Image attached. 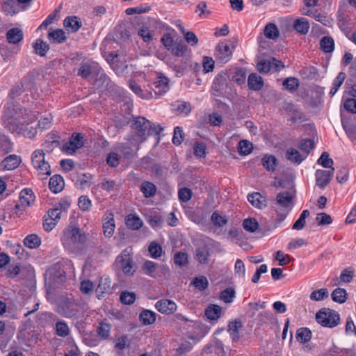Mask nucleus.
<instances>
[{
  "label": "nucleus",
  "instance_id": "obj_1",
  "mask_svg": "<svg viewBox=\"0 0 356 356\" xmlns=\"http://www.w3.org/2000/svg\"><path fill=\"white\" fill-rule=\"evenodd\" d=\"M87 236L76 226L70 225L63 232L60 241L64 248L70 252H77L85 244Z\"/></svg>",
  "mask_w": 356,
  "mask_h": 356
},
{
  "label": "nucleus",
  "instance_id": "obj_2",
  "mask_svg": "<svg viewBox=\"0 0 356 356\" xmlns=\"http://www.w3.org/2000/svg\"><path fill=\"white\" fill-rule=\"evenodd\" d=\"M292 195L288 191L279 193L275 199L274 209L278 216L277 222L281 223L292 209Z\"/></svg>",
  "mask_w": 356,
  "mask_h": 356
},
{
  "label": "nucleus",
  "instance_id": "obj_3",
  "mask_svg": "<svg viewBox=\"0 0 356 356\" xmlns=\"http://www.w3.org/2000/svg\"><path fill=\"white\" fill-rule=\"evenodd\" d=\"M316 319L322 326L330 328L336 327L340 321L339 314L330 309H321L316 313Z\"/></svg>",
  "mask_w": 356,
  "mask_h": 356
},
{
  "label": "nucleus",
  "instance_id": "obj_4",
  "mask_svg": "<svg viewBox=\"0 0 356 356\" xmlns=\"http://www.w3.org/2000/svg\"><path fill=\"white\" fill-rule=\"evenodd\" d=\"M31 163L33 166L38 170L41 176H49L51 175V168L48 161L45 160V154L43 150L36 149L31 155Z\"/></svg>",
  "mask_w": 356,
  "mask_h": 356
},
{
  "label": "nucleus",
  "instance_id": "obj_5",
  "mask_svg": "<svg viewBox=\"0 0 356 356\" xmlns=\"http://www.w3.org/2000/svg\"><path fill=\"white\" fill-rule=\"evenodd\" d=\"M115 264L121 268L124 274L134 275L136 270L131 259V249H124L116 258Z\"/></svg>",
  "mask_w": 356,
  "mask_h": 356
},
{
  "label": "nucleus",
  "instance_id": "obj_6",
  "mask_svg": "<svg viewBox=\"0 0 356 356\" xmlns=\"http://www.w3.org/2000/svg\"><path fill=\"white\" fill-rule=\"evenodd\" d=\"M235 45L231 44L227 40L220 42L216 47L215 58L222 63H227L232 58Z\"/></svg>",
  "mask_w": 356,
  "mask_h": 356
},
{
  "label": "nucleus",
  "instance_id": "obj_7",
  "mask_svg": "<svg viewBox=\"0 0 356 356\" xmlns=\"http://www.w3.org/2000/svg\"><path fill=\"white\" fill-rule=\"evenodd\" d=\"M85 139L81 134H73L70 140L63 145L62 150L68 154H73L76 149L82 147Z\"/></svg>",
  "mask_w": 356,
  "mask_h": 356
},
{
  "label": "nucleus",
  "instance_id": "obj_8",
  "mask_svg": "<svg viewBox=\"0 0 356 356\" xmlns=\"http://www.w3.org/2000/svg\"><path fill=\"white\" fill-rule=\"evenodd\" d=\"M155 308L163 314L170 315L177 311V305L174 301L164 298L155 303Z\"/></svg>",
  "mask_w": 356,
  "mask_h": 356
},
{
  "label": "nucleus",
  "instance_id": "obj_9",
  "mask_svg": "<svg viewBox=\"0 0 356 356\" xmlns=\"http://www.w3.org/2000/svg\"><path fill=\"white\" fill-rule=\"evenodd\" d=\"M132 127L142 137L150 133L151 122L145 118L138 117L134 120Z\"/></svg>",
  "mask_w": 356,
  "mask_h": 356
},
{
  "label": "nucleus",
  "instance_id": "obj_10",
  "mask_svg": "<svg viewBox=\"0 0 356 356\" xmlns=\"http://www.w3.org/2000/svg\"><path fill=\"white\" fill-rule=\"evenodd\" d=\"M57 312L66 318H72L76 314V305L70 300L66 299L58 306Z\"/></svg>",
  "mask_w": 356,
  "mask_h": 356
},
{
  "label": "nucleus",
  "instance_id": "obj_11",
  "mask_svg": "<svg viewBox=\"0 0 356 356\" xmlns=\"http://www.w3.org/2000/svg\"><path fill=\"white\" fill-rule=\"evenodd\" d=\"M334 171V168H332L330 170H317L315 173L316 185L321 188H324L330 181Z\"/></svg>",
  "mask_w": 356,
  "mask_h": 356
},
{
  "label": "nucleus",
  "instance_id": "obj_12",
  "mask_svg": "<svg viewBox=\"0 0 356 356\" xmlns=\"http://www.w3.org/2000/svg\"><path fill=\"white\" fill-rule=\"evenodd\" d=\"M142 269L145 274L155 277L156 276V271H168V266L165 265H159L156 263L152 261H146L144 262Z\"/></svg>",
  "mask_w": 356,
  "mask_h": 356
},
{
  "label": "nucleus",
  "instance_id": "obj_13",
  "mask_svg": "<svg viewBox=\"0 0 356 356\" xmlns=\"http://www.w3.org/2000/svg\"><path fill=\"white\" fill-rule=\"evenodd\" d=\"M22 162L20 156L10 154L6 156L0 163L1 170H13L17 168Z\"/></svg>",
  "mask_w": 356,
  "mask_h": 356
},
{
  "label": "nucleus",
  "instance_id": "obj_14",
  "mask_svg": "<svg viewBox=\"0 0 356 356\" xmlns=\"http://www.w3.org/2000/svg\"><path fill=\"white\" fill-rule=\"evenodd\" d=\"M35 201V196L33 191L29 188L23 189L19 195V202L16 205V208L19 209L21 207L31 206Z\"/></svg>",
  "mask_w": 356,
  "mask_h": 356
},
{
  "label": "nucleus",
  "instance_id": "obj_15",
  "mask_svg": "<svg viewBox=\"0 0 356 356\" xmlns=\"http://www.w3.org/2000/svg\"><path fill=\"white\" fill-rule=\"evenodd\" d=\"M204 351L209 354H213L215 356H223V344L218 339L213 340L205 347Z\"/></svg>",
  "mask_w": 356,
  "mask_h": 356
},
{
  "label": "nucleus",
  "instance_id": "obj_16",
  "mask_svg": "<svg viewBox=\"0 0 356 356\" xmlns=\"http://www.w3.org/2000/svg\"><path fill=\"white\" fill-rule=\"evenodd\" d=\"M115 228L113 215L108 213L103 219V232L106 237H111Z\"/></svg>",
  "mask_w": 356,
  "mask_h": 356
},
{
  "label": "nucleus",
  "instance_id": "obj_17",
  "mask_svg": "<svg viewBox=\"0 0 356 356\" xmlns=\"http://www.w3.org/2000/svg\"><path fill=\"white\" fill-rule=\"evenodd\" d=\"M286 157L291 163L299 165L306 159V155L302 154L295 148L290 147L286 152Z\"/></svg>",
  "mask_w": 356,
  "mask_h": 356
},
{
  "label": "nucleus",
  "instance_id": "obj_18",
  "mask_svg": "<svg viewBox=\"0 0 356 356\" xmlns=\"http://www.w3.org/2000/svg\"><path fill=\"white\" fill-rule=\"evenodd\" d=\"M204 314L211 321H217L222 315L221 307L217 305H209L205 309Z\"/></svg>",
  "mask_w": 356,
  "mask_h": 356
},
{
  "label": "nucleus",
  "instance_id": "obj_19",
  "mask_svg": "<svg viewBox=\"0 0 356 356\" xmlns=\"http://www.w3.org/2000/svg\"><path fill=\"white\" fill-rule=\"evenodd\" d=\"M243 326L240 319H236L229 321L227 326V332L229 333L233 340L238 341L240 338L239 330Z\"/></svg>",
  "mask_w": 356,
  "mask_h": 356
},
{
  "label": "nucleus",
  "instance_id": "obj_20",
  "mask_svg": "<svg viewBox=\"0 0 356 356\" xmlns=\"http://www.w3.org/2000/svg\"><path fill=\"white\" fill-rule=\"evenodd\" d=\"M2 9L6 15L13 16L20 11L21 7L15 0H6L2 5Z\"/></svg>",
  "mask_w": 356,
  "mask_h": 356
},
{
  "label": "nucleus",
  "instance_id": "obj_21",
  "mask_svg": "<svg viewBox=\"0 0 356 356\" xmlns=\"http://www.w3.org/2000/svg\"><path fill=\"white\" fill-rule=\"evenodd\" d=\"M24 34L19 28H12L8 31L6 38L9 43L17 44L23 40Z\"/></svg>",
  "mask_w": 356,
  "mask_h": 356
},
{
  "label": "nucleus",
  "instance_id": "obj_22",
  "mask_svg": "<svg viewBox=\"0 0 356 356\" xmlns=\"http://www.w3.org/2000/svg\"><path fill=\"white\" fill-rule=\"evenodd\" d=\"M309 20L305 17H299L293 22L294 29L302 35H306L309 32Z\"/></svg>",
  "mask_w": 356,
  "mask_h": 356
},
{
  "label": "nucleus",
  "instance_id": "obj_23",
  "mask_svg": "<svg viewBox=\"0 0 356 356\" xmlns=\"http://www.w3.org/2000/svg\"><path fill=\"white\" fill-rule=\"evenodd\" d=\"M50 190L54 193L60 192L64 187V180L60 175H56L50 178L49 182Z\"/></svg>",
  "mask_w": 356,
  "mask_h": 356
},
{
  "label": "nucleus",
  "instance_id": "obj_24",
  "mask_svg": "<svg viewBox=\"0 0 356 356\" xmlns=\"http://www.w3.org/2000/svg\"><path fill=\"white\" fill-rule=\"evenodd\" d=\"M248 200L253 207L260 209L266 206L265 198L259 193L249 194Z\"/></svg>",
  "mask_w": 356,
  "mask_h": 356
},
{
  "label": "nucleus",
  "instance_id": "obj_25",
  "mask_svg": "<svg viewBox=\"0 0 356 356\" xmlns=\"http://www.w3.org/2000/svg\"><path fill=\"white\" fill-rule=\"evenodd\" d=\"M111 280L108 277H102L100 278L98 286L96 289L97 297L100 299L104 293H108L111 289Z\"/></svg>",
  "mask_w": 356,
  "mask_h": 356
},
{
  "label": "nucleus",
  "instance_id": "obj_26",
  "mask_svg": "<svg viewBox=\"0 0 356 356\" xmlns=\"http://www.w3.org/2000/svg\"><path fill=\"white\" fill-rule=\"evenodd\" d=\"M63 25L72 32H76L81 26V22L77 17L70 16L65 19Z\"/></svg>",
  "mask_w": 356,
  "mask_h": 356
},
{
  "label": "nucleus",
  "instance_id": "obj_27",
  "mask_svg": "<svg viewBox=\"0 0 356 356\" xmlns=\"http://www.w3.org/2000/svg\"><path fill=\"white\" fill-rule=\"evenodd\" d=\"M48 38L51 42L63 43L67 40L65 33L62 29H55L48 33Z\"/></svg>",
  "mask_w": 356,
  "mask_h": 356
},
{
  "label": "nucleus",
  "instance_id": "obj_28",
  "mask_svg": "<svg viewBox=\"0 0 356 356\" xmlns=\"http://www.w3.org/2000/svg\"><path fill=\"white\" fill-rule=\"evenodd\" d=\"M154 87L157 90L155 93L162 95L168 90V79L167 77L163 76H158L156 80L154 83Z\"/></svg>",
  "mask_w": 356,
  "mask_h": 356
},
{
  "label": "nucleus",
  "instance_id": "obj_29",
  "mask_svg": "<svg viewBox=\"0 0 356 356\" xmlns=\"http://www.w3.org/2000/svg\"><path fill=\"white\" fill-rule=\"evenodd\" d=\"M127 226L134 230L139 229L143 225L142 220L136 214H129L125 219Z\"/></svg>",
  "mask_w": 356,
  "mask_h": 356
},
{
  "label": "nucleus",
  "instance_id": "obj_30",
  "mask_svg": "<svg viewBox=\"0 0 356 356\" xmlns=\"http://www.w3.org/2000/svg\"><path fill=\"white\" fill-rule=\"evenodd\" d=\"M156 314L154 312L144 309L140 314V321L145 325H152L156 321Z\"/></svg>",
  "mask_w": 356,
  "mask_h": 356
},
{
  "label": "nucleus",
  "instance_id": "obj_31",
  "mask_svg": "<svg viewBox=\"0 0 356 356\" xmlns=\"http://www.w3.org/2000/svg\"><path fill=\"white\" fill-rule=\"evenodd\" d=\"M248 83L249 88L254 90H259L263 87L261 77L255 73L249 75Z\"/></svg>",
  "mask_w": 356,
  "mask_h": 356
},
{
  "label": "nucleus",
  "instance_id": "obj_32",
  "mask_svg": "<svg viewBox=\"0 0 356 356\" xmlns=\"http://www.w3.org/2000/svg\"><path fill=\"white\" fill-rule=\"evenodd\" d=\"M170 50L173 56L184 58L186 56L188 47L182 42H177Z\"/></svg>",
  "mask_w": 356,
  "mask_h": 356
},
{
  "label": "nucleus",
  "instance_id": "obj_33",
  "mask_svg": "<svg viewBox=\"0 0 356 356\" xmlns=\"http://www.w3.org/2000/svg\"><path fill=\"white\" fill-rule=\"evenodd\" d=\"M13 145L4 134H0V154H7L13 150Z\"/></svg>",
  "mask_w": 356,
  "mask_h": 356
},
{
  "label": "nucleus",
  "instance_id": "obj_34",
  "mask_svg": "<svg viewBox=\"0 0 356 356\" xmlns=\"http://www.w3.org/2000/svg\"><path fill=\"white\" fill-rule=\"evenodd\" d=\"M33 47L34 49L35 54H38L40 56H45L49 49V44L46 42H44L40 39H38L35 40V42L33 44Z\"/></svg>",
  "mask_w": 356,
  "mask_h": 356
},
{
  "label": "nucleus",
  "instance_id": "obj_35",
  "mask_svg": "<svg viewBox=\"0 0 356 356\" xmlns=\"http://www.w3.org/2000/svg\"><path fill=\"white\" fill-rule=\"evenodd\" d=\"M264 33L266 38L272 40L277 38L280 35L277 26L273 23L268 24L265 26Z\"/></svg>",
  "mask_w": 356,
  "mask_h": 356
},
{
  "label": "nucleus",
  "instance_id": "obj_36",
  "mask_svg": "<svg viewBox=\"0 0 356 356\" xmlns=\"http://www.w3.org/2000/svg\"><path fill=\"white\" fill-rule=\"evenodd\" d=\"M41 243V240L36 234H30L25 237L24 239V244L26 247L30 249H34Z\"/></svg>",
  "mask_w": 356,
  "mask_h": 356
},
{
  "label": "nucleus",
  "instance_id": "obj_37",
  "mask_svg": "<svg viewBox=\"0 0 356 356\" xmlns=\"http://www.w3.org/2000/svg\"><path fill=\"white\" fill-rule=\"evenodd\" d=\"M312 332L307 327H300L297 330L296 332V339L297 340L302 343H307L311 339Z\"/></svg>",
  "mask_w": 356,
  "mask_h": 356
},
{
  "label": "nucleus",
  "instance_id": "obj_38",
  "mask_svg": "<svg viewBox=\"0 0 356 356\" xmlns=\"http://www.w3.org/2000/svg\"><path fill=\"white\" fill-rule=\"evenodd\" d=\"M140 191L145 197H151L155 195L156 187L152 182L145 181L141 185Z\"/></svg>",
  "mask_w": 356,
  "mask_h": 356
},
{
  "label": "nucleus",
  "instance_id": "obj_39",
  "mask_svg": "<svg viewBox=\"0 0 356 356\" xmlns=\"http://www.w3.org/2000/svg\"><path fill=\"white\" fill-rule=\"evenodd\" d=\"M262 164L268 171H274L277 165V159L273 155H265L262 159Z\"/></svg>",
  "mask_w": 356,
  "mask_h": 356
},
{
  "label": "nucleus",
  "instance_id": "obj_40",
  "mask_svg": "<svg viewBox=\"0 0 356 356\" xmlns=\"http://www.w3.org/2000/svg\"><path fill=\"white\" fill-rule=\"evenodd\" d=\"M209 253L207 248L205 246L199 247L196 250V259L199 263L205 264L208 263Z\"/></svg>",
  "mask_w": 356,
  "mask_h": 356
},
{
  "label": "nucleus",
  "instance_id": "obj_41",
  "mask_svg": "<svg viewBox=\"0 0 356 356\" xmlns=\"http://www.w3.org/2000/svg\"><path fill=\"white\" fill-rule=\"evenodd\" d=\"M333 301L339 303H343L347 299L346 291L341 288H337L331 294Z\"/></svg>",
  "mask_w": 356,
  "mask_h": 356
},
{
  "label": "nucleus",
  "instance_id": "obj_42",
  "mask_svg": "<svg viewBox=\"0 0 356 356\" xmlns=\"http://www.w3.org/2000/svg\"><path fill=\"white\" fill-rule=\"evenodd\" d=\"M298 148L302 151V154L307 157L309 152L314 148V143L309 139L302 140L298 144Z\"/></svg>",
  "mask_w": 356,
  "mask_h": 356
},
{
  "label": "nucleus",
  "instance_id": "obj_43",
  "mask_svg": "<svg viewBox=\"0 0 356 356\" xmlns=\"http://www.w3.org/2000/svg\"><path fill=\"white\" fill-rule=\"evenodd\" d=\"M211 221L215 226L221 227L227 223L228 219L226 216H221L218 211H215L211 216Z\"/></svg>",
  "mask_w": 356,
  "mask_h": 356
},
{
  "label": "nucleus",
  "instance_id": "obj_44",
  "mask_svg": "<svg viewBox=\"0 0 356 356\" xmlns=\"http://www.w3.org/2000/svg\"><path fill=\"white\" fill-rule=\"evenodd\" d=\"M56 332L58 336L65 337L70 334V328L65 321H60L56 323Z\"/></svg>",
  "mask_w": 356,
  "mask_h": 356
},
{
  "label": "nucleus",
  "instance_id": "obj_45",
  "mask_svg": "<svg viewBox=\"0 0 356 356\" xmlns=\"http://www.w3.org/2000/svg\"><path fill=\"white\" fill-rule=\"evenodd\" d=\"M321 49L326 53L332 52L334 50V40L330 37H323L321 40Z\"/></svg>",
  "mask_w": 356,
  "mask_h": 356
},
{
  "label": "nucleus",
  "instance_id": "obj_46",
  "mask_svg": "<svg viewBox=\"0 0 356 356\" xmlns=\"http://www.w3.org/2000/svg\"><path fill=\"white\" fill-rule=\"evenodd\" d=\"M191 284L199 291H204L209 286L208 280L204 276H200L194 278Z\"/></svg>",
  "mask_w": 356,
  "mask_h": 356
},
{
  "label": "nucleus",
  "instance_id": "obj_47",
  "mask_svg": "<svg viewBox=\"0 0 356 356\" xmlns=\"http://www.w3.org/2000/svg\"><path fill=\"white\" fill-rule=\"evenodd\" d=\"M329 293L327 289H321L314 291L310 294V299L314 301H321L328 297Z\"/></svg>",
  "mask_w": 356,
  "mask_h": 356
},
{
  "label": "nucleus",
  "instance_id": "obj_48",
  "mask_svg": "<svg viewBox=\"0 0 356 356\" xmlns=\"http://www.w3.org/2000/svg\"><path fill=\"white\" fill-rule=\"evenodd\" d=\"M235 297V291L232 288H227L220 293V299L225 303H231Z\"/></svg>",
  "mask_w": 356,
  "mask_h": 356
},
{
  "label": "nucleus",
  "instance_id": "obj_49",
  "mask_svg": "<svg viewBox=\"0 0 356 356\" xmlns=\"http://www.w3.org/2000/svg\"><path fill=\"white\" fill-rule=\"evenodd\" d=\"M317 163L322 165L323 168H333V160L330 158L329 154L327 152H323L318 159Z\"/></svg>",
  "mask_w": 356,
  "mask_h": 356
},
{
  "label": "nucleus",
  "instance_id": "obj_50",
  "mask_svg": "<svg viewBox=\"0 0 356 356\" xmlns=\"http://www.w3.org/2000/svg\"><path fill=\"white\" fill-rule=\"evenodd\" d=\"M252 149V144L248 140H243L238 143V152L241 154L248 155L249 154Z\"/></svg>",
  "mask_w": 356,
  "mask_h": 356
},
{
  "label": "nucleus",
  "instance_id": "obj_51",
  "mask_svg": "<svg viewBox=\"0 0 356 356\" xmlns=\"http://www.w3.org/2000/svg\"><path fill=\"white\" fill-rule=\"evenodd\" d=\"M149 252L152 257L157 259L161 256L162 248L161 246L155 241L152 242L148 248Z\"/></svg>",
  "mask_w": 356,
  "mask_h": 356
},
{
  "label": "nucleus",
  "instance_id": "obj_52",
  "mask_svg": "<svg viewBox=\"0 0 356 356\" xmlns=\"http://www.w3.org/2000/svg\"><path fill=\"white\" fill-rule=\"evenodd\" d=\"M243 226L246 231L254 232L259 227V223L254 218H247L243 220Z\"/></svg>",
  "mask_w": 356,
  "mask_h": 356
},
{
  "label": "nucleus",
  "instance_id": "obj_53",
  "mask_svg": "<svg viewBox=\"0 0 356 356\" xmlns=\"http://www.w3.org/2000/svg\"><path fill=\"white\" fill-rule=\"evenodd\" d=\"M313 17L316 21L321 23L325 26H330L332 25V19L323 13H318L316 10L313 14Z\"/></svg>",
  "mask_w": 356,
  "mask_h": 356
},
{
  "label": "nucleus",
  "instance_id": "obj_54",
  "mask_svg": "<svg viewBox=\"0 0 356 356\" xmlns=\"http://www.w3.org/2000/svg\"><path fill=\"white\" fill-rule=\"evenodd\" d=\"M194 154L199 158H204L207 154L206 145L203 143L195 142L193 145Z\"/></svg>",
  "mask_w": 356,
  "mask_h": 356
},
{
  "label": "nucleus",
  "instance_id": "obj_55",
  "mask_svg": "<svg viewBox=\"0 0 356 356\" xmlns=\"http://www.w3.org/2000/svg\"><path fill=\"white\" fill-rule=\"evenodd\" d=\"M120 298L123 304L131 305L136 300V294L134 292L123 291L121 293Z\"/></svg>",
  "mask_w": 356,
  "mask_h": 356
},
{
  "label": "nucleus",
  "instance_id": "obj_56",
  "mask_svg": "<svg viewBox=\"0 0 356 356\" xmlns=\"http://www.w3.org/2000/svg\"><path fill=\"white\" fill-rule=\"evenodd\" d=\"M61 213V204H56L54 208L49 209L47 215L53 218L54 221L58 223V220L60 219Z\"/></svg>",
  "mask_w": 356,
  "mask_h": 356
},
{
  "label": "nucleus",
  "instance_id": "obj_57",
  "mask_svg": "<svg viewBox=\"0 0 356 356\" xmlns=\"http://www.w3.org/2000/svg\"><path fill=\"white\" fill-rule=\"evenodd\" d=\"M283 86L286 89L293 91L298 88L299 81L298 79L293 77L286 78L283 81Z\"/></svg>",
  "mask_w": 356,
  "mask_h": 356
},
{
  "label": "nucleus",
  "instance_id": "obj_58",
  "mask_svg": "<svg viewBox=\"0 0 356 356\" xmlns=\"http://www.w3.org/2000/svg\"><path fill=\"white\" fill-rule=\"evenodd\" d=\"M192 191L186 187L181 188L179 190L178 196L180 201L187 202L192 197Z\"/></svg>",
  "mask_w": 356,
  "mask_h": 356
},
{
  "label": "nucleus",
  "instance_id": "obj_59",
  "mask_svg": "<svg viewBox=\"0 0 356 356\" xmlns=\"http://www.w3.org/2000/svg\"><path fill=\"white\" fill-rule=\"evenodd\" d=\"M150 10L149 6H139L134 8H128L126 9L125 13L127 15H130L133 14H142L147 13Z\"/></svg>",
  "mask_w": 356,
  "mask_h": 356
},
{
  "label": "nucleus",
  "instance_id": "obj_60",
  "mask_svg": "<svg viewBox=\"0 0 356 356\" xmlns=\"http://www.w3.org/2000/svg\"><path fill=\"white\" fill-rule=\"evenodd\" d=\"M111 325L108 323L102 322L97 327V332L101 337L106 338L109 336Z\"/></svg>",
  "mask_w": 356,
  "mask_h": 356
},
{
  "label": "nucleus",
  "instance_id": "obj_61",
  "mask_svg": "<svg viewBox=\"0 0 356 356\" xmlns=\"http://www.w3.org/2000/svg\"><path fill=\"white\" fill-rule=\"evenodd\" d=\"M316 220L318 225H327L332 222L331 216L325 213H318L316 218Z\"/></svg>",
  "mask_w": 356,
  "mask_h": 356
},
{
  "label": "nucleus",
  "instance_id": "obj_62",
  "mask_svg": "<svg viewBox=\"0 0 356 356\" xmlns=\"http://www.w3.org/2000/svg\"><path fill=\"white\" fill-rule=\"evenodd\" d=\"M257 70L261 73H268L271 70L270 59L261 60L257 65Z\"/></svg>",
  "mask_w": 356,
  "mask_h": 356
},
{
  "label": "nucleus",
  "instance_id": "obj_63",
  "mask_svg": "<svg viewBox=\"0 0 356 356\" xmlns=\"http://www.w3.org/2000/svg\"><path fill=\"white\" fill-rule=\"evenodd\" d=\"M234 271L236 275H237L240 277H244L245 275V267L243 261L238 259L236 261L234 265Z\"/></svg>",
  "mask_w": 356,
  "mask_h": 356
},
{
  "label": "nucleus",
  "instance_id": "obj_64",
  "mask_svg": "<svg viewBox=\"0 0 356 356\" xmlns=\"http://www.w3.org/2000/svg\"><path fill=\"white\" fill-rule=\"evenodd\" d=\"M344 108L351 113H356V99L348 98L343 102Z\"/></svg>",
  "mask_w": 356,
  "mask_h": 356
}]
</instances>
